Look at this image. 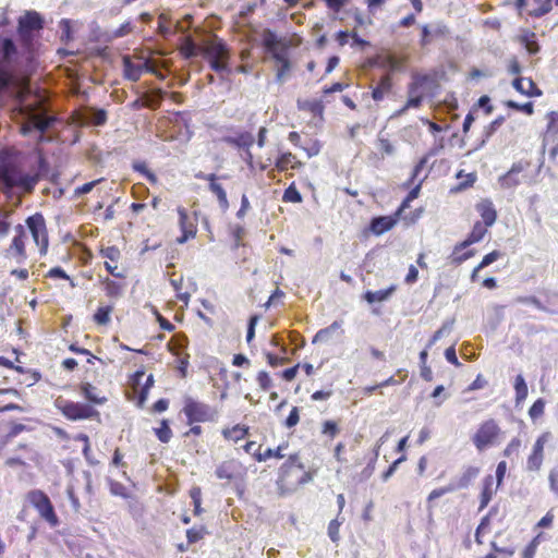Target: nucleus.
<instances>
[{"label": "nucleus", "mask_w": 558, "mask_h": 558, "mask_svg": "<svg viewBox=\"0 0 558 558\" xmlns=\"http://www.w3.org/2000/svg\"><path fill=\"white\" fill-rule=\"evenodd\" d=\"M313 477L314 473L306 469L300 452H294L279 466L276 484L281 495H288L310 483Z\"/></svg>", "instance_id": "1"}, {"label": "nucleus", "mask_w": 558, "mask_h": 558, "mask_svg": "<svg viewBox=\"0 0 558 558\" xmlns=\"http://www.w3.org/2000/svg\"><path fill=\"white\" fill-rule=\"evenodd\" d=\"M260 38L264 50L276 62L275 80L277 83L282 84L292 70V62L288 53L292 46V40L287 37H278L270 28L263 29Z\"/></svg>", "instance_id": "2"}, {"label": "nucleus", "mask_w": 558, "mask_h": 558, "mask_svg": "<svg viewBox=\"0 0 558 558\" xmlns=\"http://www.w3.org/2000/svg\"><path fill=\"white\" fill-rule=\"evenodd\" d=\"M248 475V468L235 457H228L215 469V476L225 485H234L242 495Z\"/></svg>", "instance_id": "3"}, {"label": "nucleus", "mask_w": 558, "mask_h": 558, "mask_svg": "<svg viewBox=\"0 0 558 558\" xmlns=\"http://www.w3.org/2000/svg\"><path fill=\"white\" fill-rule=\"evenodd\" d=\"M3 155L4 153L0 155V182L9 189L21 187L26 192H32L38 177L22 173L17 166Z\"/></svg>", "instance_id": "4"}, {"label": "nucleus", "mask_w": 558, "mask_h": 558, "mask_svg": "<svg viewBox=\"0 0 558 558\" xmlns=\"http://www.w3.org/2000/svg\"><path fill=\"white\" fill-rule=\"evenodd\" d=\"M502 437L504 430L495 418H487L478 424L471 439L476 450L482 452L499 445Z\"/></svg>", "instance_id": "5"}, {"label": "nucleus", "mask_w": 558, "mask_h": 558, "mask_svg": "<svg viewBox=\"0 0 558 558\" xmlns=\"http://www.w3.org/2000/svg\"><path fill=\"white\" fill-rule=\"evenodd\" d=\"M210 64L211 70L217 73L229 71L228 61L230 51L222 39L214 37L202 45L201 53Z\"/></svg>", "instance_id": "6"}, {"label": "nucleus", "mask_w": 558, "mask_h": 558, "mask_svg": "<svg viewBox=\"0 0 558 558\" xmlns=\"http://www.w3.org/2000/svg\"><path fill=\"white\" fill-rule=\"evenodd\" d=\"M54 407L69 421L100 420V413L92 404L58 397Z\"/></svg>", "instance_id": "7"}, {"label": "nucleus", "mask_w": 558, "mask_h": 558, "mask_svg": "<svg viewBox=\"0 0 558 558\" xmlns=\"http://www.w3.org/2000/svg\"><path fill=\"white\" fill-rule=\"evenodd\" d=\"M26 498L38 512L39 518L47 522L51 527H56L60 524L54 507L45 492L40 489H33L27 493Z\"/></svg>", "instance_id": "8"}, {"label": "nucleus", "mask_w": 558, "mask_h": 558, "mask_svg": "<svg viewBox=\"0 0 558 558\" xmlns=\"http://www.w3.org/2000/svg\"><path fill=\"white\" fill-rule=\"evenodd\" d=\"M182 411L190 425L194 423L214 422L218 415L216 409L193 398H185Z\"/></svg>", "instance_id": "9"}, {"label": "nucleus", "mask_w": 558, "mask_h": 558, "mask_svg": "<svg viewBox=\"0 0 558 558\" xmlns=\"http://www.w3.org/2000/svg\"><path fill=\"white\" fill-rule=\"evenodd\" d=\"M25 223L35 244L38 246L39 254L46 255L49 246V236L44 216L40 213H36L29 216Z\"/></svg>", "instance_id": "10"}, {"label": "nucleus", "mask_w": 558, "mask_h": 558, "mask_svg": "<svg viewBox=\"0 0 558 558\" xmlns=\"http://www.w3.org/2000/svg\"><path fill=\"white\" fill-rule=\"evenodd\" d=\"M433 82L434 78L429 74H413L407 88L409 106L422 107L426 96V89Z\"/></svg>", "instance_id": "11"}, {"label": "nucleus", "mask_w": 558, "mask_h": 558, "mask_svg": "<svg viewBox=\"0 0 558 558\" xmlns=\"http://www.w3.org/2000/svg\"><path fill=\"white\" fill-rule=\"evenodd\" d=\"M14 236L7 250V256L13 258L17 264H22L27 259L26 241L27 232L23 225L14 227Z\"/></svg>", "instance_id": "12"}, {"label": "nucleus", "mask_w": 558, "mask_h": 558, "mask_svg": "<svg viewBox=\"0 0 558 558\" xmlns=\"http://www.w3.org/2000/svg\"><path fill=\"white\" fill-rule=\"evenodd\" d=\"M99 255L105 259L104 266L112 277L125 279L126 275L124 269H119L118 266L122 258L121 251L118 246H101L99 248Z\"/></svg>", "instance_id": "13"}, {"label": "nucleus", "mask_w": 558, "mask_h": 558, "mask_svg": "<svg viewBox=\"0 0 558 558\" xmlns=\"http://www.w3.org/2000/svg\"><path fill=\"white\" fill-rule=\"evenodd\" d=\"M553 435L550 432L542 433L535 440L531 453L526 459V470L531 472H537L541 470L544 461V449L545 445L551 439Z\"/></svg>", "instance_id": "14"}, {"label": "nucleus", "mask_w": 558, "mask_h": 558, "mask_svg": "<svg viewBox=\"0 0 558 558\" xmlns=\"http://www.w3.org/2000/svg\"><path fill=\"white\" fill-rule=\"evenodd\" d=\"M359 447V441L354 440L353 444L348 446L343 441L337 442L333 449V458L343 468L349 469L350 466H357L362 463V459L359 454L349 456V452H355V449Z\"/></svg>", "instance_id": "15"}, {"label": "nucleus", "mask_w": 558, "mask_h": 558, "mask_svg": "<svg viewBox=\"0 0 558 558\" xmlns=\"http://www.w3.org/2000/svg\"><path fill=\"white\" fill-rule=\"evenodd\" d=\"M122 63L124 77L131 82H137L143 72H154L148 60L143 61L138 58L137 61H134L132 57L123 56Z\"/></svg>", "instance_id": "16"}, {"label": "nucleus", "mask_w": 558, "mask_h": 558, "mask_svg": "<svg viewBox=\"0 0 558 558\" xmlns=\"http://www.w3.org/2000/svg\"><path fill=\"white\" fill-rule=\"evenodd\" d=\"M179 226L182 234L177 239L179 244H183L194 239L197 233L196 219L191 217L184 207H178Z\"/></svg>", "instance_id": "17"}, {"label": "nucleus", "mask_w": 558, "mask_h": 558, "mask_svg": "<svg viewBox=\"0 0 558 558\" xmlns=\"http://www.w3.org/2000/svg\"><path fill=\"white\" fill-rule=\"evenodd\" d=\"M34 108L29 106H25L23 108V111L27 114L28 121L26 124L22 128V133L26 134L32 129H36L40 131L41 133L46 132L48 128L51 125L52 119L46 117L43 113H35Z\"/></svg>", "instance_id": "18"}, {"label": "nucleus", "mask_w": 558, "mask_h": 558, "mask_svg": "<svg viewBox=\"0 0 558 558\" xmlns=\"http://www.w3.org/2000/svg\"><path fill=\"white\" fill-rule=\"evenodd\" d=\"M500 486H496L495 477L492 474L486 475L481 485L478 511H483L492 501Z\"/></svg>", "instance_id": "19"}, {"label": "nucleus", "mask_w": 558, "mask_h": 558, "mask_svg": "<svg viewBox=\"0 0 558 558\" xmlns=\"http://www.w3.org/2000/svg\"><path fill=\"white\" fill-rule=\"evenodd\" d=\"M250 434V426L245 424H234L231 426H225L221 429V436L223 440L231 444H238L245 439Z\"/></svg>", "instance_id": "20"}, {"label": "nucleus", "mask_w": 558, "mask_h": 558, "mask_svg": "<svg viewBox=\"0 0 558 558\" xmlns=\"http://www.w3.org/2000/svg\"><path fill=\"white\" fill-rule=\"evenodd\" d=\"M196 178L207 180L209 182V190L214 193L217 198L220 207L226 210L229 207V201L227 197V193L222 185L217 182V175L215 173L210 174H196Z\"/></svg>", "instance_id": "21"}, {"label": "nucleus", "mask_w": 558, "mask_h": 558, "mask_svg": "<svg viewBox=\"0 0 558 558\" xmlns=\"http://www.w3.org/2000/svg\"><path fill=\"white\" fill-rule=\"evenodd\" d=\"M393 88V81L391 73H386L380 76L376 86L372 89V98L374 101L379 102L388 96Z\"/></svg>", "instance_id": "22"}, {"label": "nucleus", "mask_w": 558, "mask_h": 558, "mask_svg": "<svg viewBox=\"0 0 558 558\" xmlns=\"http://www.w3.org/2000/svg\"><path fill=\"white\" fill-rule=\"evenodd\" d=\"M44 27V20L36 11H28L19 19L17 28L28 32H39Z\"/></svg>", "instance_id": "23"}, {"label": "nucleus", "mask_w": 558, "mask_h": 558, "mask_svg": "<svg viewBox=\"0 0 558 558\" xmlns=\"http://www.w3.org/2000/svg\"><path fill=\"white\" fill-rule=\"evenodd\" d=\"M476 211L482 218V223L492 227L497 220V210L490 199H482L475 206Z\"/></svg>", "instance_id": "24"}, {"label": "nucleus", "mask_w": 558, "mask_h": 558, "mask_svg": "<svg viewBox=\"0 0 558 558\" xmlns=\"http://www.w3.org/2000/svg\"><path fill=\"white\" fill-rule=\"evenodd\" d=\"M398 218L393 215L391 216H379L375 217L371 221L369 229L376 234L380 235L389 230H391L398 222Z\"/></svg>", "instance_id": "25"}, {"label": "nucleus", "mask_w": 558, "mask_h": 558, "mask_svg": "<svg viewBox=\"0 0 558 558\" xmlns=\"http://www.w3.org/2000/svg\"><path fill=\"white\" fill-rule=\"evenodd\" d=\"M275 167L278 171L284 172L289 169L294 170L302 168L303 162L299 160L296 155L292 154L291 151H284L277 157Z\"/></svg>", "instance_id": "26"}, {"label": "nucleus", "mask_w": 558, "mask_h": 558, "mask_svg": "<svg viewBox=\"0 0 558 558\" xmlns=\"http://www.w3.org/2000/svg\"><path fill=\"white\" fill-rule=\"evenodd\" d=\"M525 169L522 162H515L510 170L500 177L499 182L504 189H512L520 184L519 174Z\"/></svg>", "instance_id": "27"}, {"label": "nucleus", "mask_w": 558, "mask_h": 558, "mask_svg": "<svg viewBox=\"0 0 558 558\" xmlns=\"http://www.w3.org/2000/svg\"><path fill=\"white\" fill-rule=\"evenodd\" d=\"M512 86L517 92L529 97L542 95V90L531 78L517 77L513 80Z\"/></svg>", "instance_id": "28"}, {"label": "nucleus", "mask_w": 558, "mask_h": 558, "mask_svg": "<svg viewBox=\"0 0 558 558\" xmlns=\"http://www.w3.org/2000/svg\"><path fill=\"white\" fill-rule=\"evenodd\" d=\"M488 228L489 227L483 225L481 221H476L466 239L459 243V247H469L472 244L481 242L487 234Z\"/></svg>", "instance_id": "29"}, {"label": "nucleus", "mask_w": 558, "mask_h": 558, "mask_svg": "<svg viewBox=\"0 0 558 558\" xmlns=\"http://www.w3.org/2000/svg\"><path fill=\"white\" fill-rule=\"evenodd\" d=\"M80 392L89 402L88 404L101 405L107 402V397L100 396L98 389L90 383L80 384Z\"/></svg>", "instance_id": "30"}, {"label": "nucleus", "mask_w": 558, "mask_h": 558, "mask_svg": "<svg viewBox=\"0 0 558 558\" xmlns=\"http://www.w3.org/2000/svg\"><path fill=\"white\" fill-rule=\"evenodd\" d=\"M379 447L380 446L378 445L373 453L363 457V460L366 461V464L363 470L356 474V480L359 482H365L374 474L379 454Z\"/></svg>", "instance_id": "31"}, {"label": "nucleus", "mask_w": 558, "mask_h": 558, "mask_svg": "<svg viewBox=\"0 0 558 558\" xmlns=\"http://www.w3.org/2000/svg\"><path fill=\"white\" fill-rule=\"evenodd\" d=\"M298 108L299 110L308 112L319 119H323L324 117L325 106L320 99L298 100Z\"/></svg>", "instance_id": "32"}, {"label": "nucleus", "mask_w": 558, "mask_h": 558, "mask_svg": "<svg viewBox=\"0 0 558 558\" xmlns=\"http://www.w3.org/2000/svg\"><path fill=\"white\" fill-rule=\"evenodd\" d=\"M288 441H283L279 444L276 448H267L266 450L254 454V461L256 462H266L269 459H283L286 454L283 451L288 448Z\"/></svg>", "instance_id": "33"}, {"label": "nucleus", "mask_w": 558, "mask_h": 558, "mask_svg": "<svg viewBox=\"0 0 558 558\" xmlns=\"http://www.w3.org/2000/svg\"><path fill=\"white\" fill-rule=\"evenodd\" d=\"M9 425V430L4 435L0 436V453L16 436L27 429L26 425L14 421H11Z\"/></svg>", "instance_id": "34"}, {"label": "nucleus", "mask_w": 558, "mask_h": 558, "mask_svg": "<svg viewBox=\"0 0 558 558\" xmlns=\"http://www.w3.org/2000/svg\"><path fill=\"white\" fill-rule=\"evenodd\" d=\"M407 63V57L396 56L393 53L383 54L380 69H387L390 72L402 71Z\"/></svg>", "instance_id": "35"}, {"label": "nucleus", "mask_w": 558, "mask_h": 558, "mask_svg": "<svg viewBox=\"0 0 558 558\" xmlns=\"http://www.w3.org/2000/svg\"><path fill=\"white\" fill-rule=\"evenodd\" d=\"M223 141L234 147L250 148L254 144V136L247 131L239 132L235 136H227Z\"/></svg>", "instance_id": "36"}, {"label": "nucleus", "mask_w": 558, "mask_h": 558, "mask_svg": "<svg viewBox=\"0 0 558 558\" xmlns=\"http://www.w3.org/2000/svg\"><path fill=\"white\" fill-rule=\"evenodd\" d=\"M466 247H459V243L454 245L450 260L452 265L459 266L465 260L472 258L475 255V250H466Z\"/></svg>", "instance_id": "37"}, {"label": "nucleus", "mask_w": 558, "mask_h": 558, "mask_svg": "<svg viewBox=\"0 0 558 558\" xmlns=\"http://www.w3.org/2000/svg\"><path fill=\"white\" fill-rule=\"evenodd\" d=\"M100 282L104 287V290H105V293L107 296L117 298L122 294V291L124 288L123 283L112 280L108 277L101 279Z\"/></svg>", "instance_id": "38"}, {"label": "nucleus", "mask_w": 558, "mask_h": 558, "mask_svg": "<svg viewBox=\"0 0 558 558\" xmlns=\"http://www.w3.org/2000/svg\"><path fill=\"white\" fill-rule=\"evenodd\" d=\"M396 290V286H390L389 288L385 290H378V291H366L364 294V299L369 303L373 304L375 302H383L387 300Z\"/></svg>", "instance_id": "39"}, {"label": "nucleus", "mask_w": 558, "mask_h": 558, "mask_svg": "<svg viewBox=\"0 0 558 558\" xmlns=\"http://www.w3.org/2000/svg\"><path fill=\"white\" fill-rule=\"evenodd\" d=\"M1 52L3 63H11L17 53V47L11 38L1 39Z\"/></svg>", "instance_id": "40"}, {"label": "nucleus", "mask_w": 558, "mask_h": 558, "mask_svg": "<svg viewBox=\"0 0 558 558\" xmlns=\"http://www.w3.org/2000/svg\"><path fill=\"white\" fill-rule=\"evenodd\" d=\"M113 312V306L106 305L99 306L95 314L93 315V320L98 326H106L110 323L111 313Z\"/></svg>", "instance_id": "41"}, {"label": "nucleus", "mask_w": 558, "mask_h": 558, "mask_svg": "<svg viewBox=\"0 0 558 558\" xmlns=\"http://www.w3.org/2000/svg\"><path fill=\"white\" fill-rule=\"evenodd\" d=\"M520 41L522 45H524L529 53L535 54L539 51L536 34L534 32L527 31L523 33L520 37Z\"/></svg>", "instance_id": "42"}, {"label": "nucleus", "mask_w": 558, "mask_h": 558, "mask_svg": "<svg viewBox=\"0 0 558 558\" xmlns=\"http://www.w3.org/2000/svg\"><path fill=\"white\" fill-rule=\"evenodd\" d=\"M17 36L23 50L32 54L34 50L35 33L17 28Z\"/></svg>", "instance_id": "43"}, {"label": "nucleus", "mask_w": 558, "mask_h": 558, "mask_svg": "<svg viewBox=\"0 0 558 558\" xmlns=\"http://www.w3.org/2000/svg\"><path fill=\"white\" fill-rule=\"evenodd\" d=\"M180 53L185 59H191L193 57H196L197 54L202 53V45H196L192 38L187 37L185 38L184 43L182 44L180 48Z\"/></svg>", "instance_id": "44"}, {"label": "nucleus", "mask_w": 558, "mask_h": 558, "mask_svg": "<svg viewBox=\"0 0 558 558\" xmlns=\"http://www.w3.org/2000/svg\"><path fill=\"white\" fill-rule=\"evenodd\" d=\"M320 433L328 439H335L340 433L339 423L335 420H326L320 425Z\"/></svg>", "instance_id": "45"}, {"label": "nucleus", "mask_w": 558, "mask_h": 558, "mask_svg": "<svg viewBox=\"0 0 558 558\" xmlns=\"http://www.w3.org/2000/svg\"><path fill=\"white\" fill-rule=\"evenodd\" d=\"M457 179L461 180V181L458 183V185L456 187L452 189V191L461 192V191H464V190L473 186V184L476 181V174L473 172L464 174L463 170H460L457 173Z\"/></svg>", "instance_id": "46"}, {"label": "nucleus", "mask_w": 558, "mask_h": 558, "mask_svg": "<svg viewBox=\"0 0 558 558\" xmlns=\"http://www.w3.org/2000/svg\"><path fill=\"white\" fill-rule=\"evenodd\" d=\"M514 391L517 403L522 402L523 400L526 399L529 389L522 375H518L514 379Z\"/></svg>", "instance_id": "47"}, {"label": "nucleus", "mask_w": 558, "mask_h": 558, "mask_svg": "<svg viewBox=\"0 0 558 558\" xmlns=\"http://www.w3.org/2000/svg\"><path fill=\"white\" fill-rule=\"evenodd\" d=\"M208 534L205 525L193 526L186 531L187 544H194L199 542Z\"/></svg>", "instance_id": "48"}, {"label": "nucleus", "mask_w": 558, "mask_h": 558, "mask_svg": "<svg viewBox=\"0 0 558 558\" xmlns=\"http://www.w3.org/2000/svg\"><path fill=\"white\" fill-rule=\"evenodd\" d=\"M133 170L145 177L150 184L156 185L158 183L157 175L148 169L146 162L137 161L133 163Z\"/></svg>", "instance_id": "49"}, {"label": "nucleus", "mask_w": 558, "mask_h": 558, "mask_svg": "<svg viewBox=\"0 0 558 558\" xmlns=\"http://www.w3.org/2000/svg\"><path fill=\"white\" fill-rule=\"evenodd\" d=\"M478 473L480 470L476 466L466 468L458 481V487H468L471 484V482L478 475Z\"/></svg>", "instance_id": "50"}, {"label": "nucleus", "mask_w": 558, "mask_h": 558, "mask_svg": "<svg viewBox=\"0 0 558 558\" xmlns=\"http://www.w3.org/2000/svg\"><path fill=\"white\" fill-rule=\"evenodd\" d=\"M376 145L381 155V158H385L386 156H391L396 151L393 144L387 137L378 136Z\"/></svg>", "instance_id": "51"}, {"label": "nucleus", "mask_w": 558, "mask_h": 558, "mask_svg": "<svg viewBox=\"0 0 558 558\" xmlns=\"http://www.w3.org/2000/svg\"><path fill=\"white\" fill-rule=\"evenodd\" d=\"M303 197L294 183H291L283 192L282 202L284 203H302Z\"/></svg>", "instance_id": "52"}, {"label": "nucleus", "mask_w": 558, "mask_h": 558, "mask_svg": "<svg viewBox=\"0 0 558 558\" xmlns=\"http://www.w3.org/2000/svg\"><path fill=\"white\" fill-rule=\"evenodd\" d=\"M190 497L192 499V502H193V506H194V514L195 515H201L203 513V508H202V489L199 486H193L191 489H190Z\"/></svg>", "instance_id": "53"}, {"label": "nucleus", "mask_w": 558, "mask_h": 558, "mask_svg": "<svg viewBox=\"0 0 558 558\" xmlns=\"http://www.w3.org/2000/svg\"><path fill=\"white\" fill-rule=\"evenodd\" d=\"M507 108L513 109L515 111L523 112L527 116H532L534 113V105L532 101H527L524 104H519L514 100H507L505 102Z\"/></svg>", "instance_id": "54"}, {"label": "nucleus", "mask_w": 558, "mask_h": 558, "mask_svg": "<svg viewBox=\"0 0 558 558\" xmlns=\"http://www.w3.org/2000/svg\"><path fill=\"white\" fill-rule=\"evenodd\" d=\"M168 348L170 350V352H172V354L174 355H178V369L181 372V377H185L186 376V369H187V366H189V357L190 355L187 353H185L184 355H180L179 351H177L173 347H172V343L169 342L168 343Z\"/></svg>", "instance_id": "55"}, {"label": "nucleus", "mask_w": 558, "mask_h": 558, "mask_svg": "<svg viewBox=\"0 0 558 558\" xmlns=\"http://www.w3.org/2000/svg\"><path fill=\"white\" fill-rule=\"evenodd\" d=\"M155 435L161 442H169L172 437V430L167 420H162L160 426L155 428Z\"/></svg>", "instance_id": "56"}, {"label": "nucleus", "mask_w": 558, "mask_h": 558, "mask_svg": "<svg viewBox=\"0 0 558 558\" xmlns=\"http://www.w3.org/2000/svg\"><path fill=\"white\" fill-rule=\"evenodd\" d=\"M340 328H341V322H338V320L333 322L328 327L318 330L317 333L313 338V342L315 343L318 341H326L332 331L340 329Z\"/></svg>", "instance_id": "57"}, {"label": "nucleus", "mask_w": 558, "mask_h": 558, "mask_svg": "<svg viewBox=\"0 0 558 558\" xmlns=\"http://www.w3.org/2000/svg\"><path fill=\"white\" fill-rule=\"evenodd\" d=\"M153 385H154V376L150 374V375L147 376L145 384L137 391V393H138V398H137L138 399L137 400L138 407H143L144 403L146 402L149 389L153 387Z\"/></svg>", "instance_id": "58"}, {"label": "nucleus", "mask_w": 558, "mask_h": 558, "mask_svg": "<svg viewBox=\"0 0 558 558\" xmlns=\"http://www.w3.org/2000/svg\"><path fill=\"white\" fill-rule=\"evenodd\" d=\"M489 526H490V519L488 515H485L482 518L478 526L476 527V531H475V542L477 544H483V539H482V536L485 534V533H488L489 532Z\"/></svg>", "instance_id": "59"}, {"label": "nucleus", "mask_w": 558, "mask_h": 558, "mask_svg": "<svg viewBox=\"0 0 558 558\" xmlns=\"http://www.w3.org/2000/svg\"><path fill=\"white\" fill-rule=\"evenodd\" d=\"M547 126L546 132L550 135H557L558 134V112L557 111H550L547 113Z\"/></svg>", "instance_id": "60"}, {"label": "nucleus", "mask_w": 558, "mask_h": 558, "mask_svg": "<svg viewBox=\"0 0 558 558\" xmlns=\"http://www.w3.org/2000/svg\"><path fill=\"white\" fill-rule=\"evenodd\" d=\"M545 411V401L539 398L531 405L529 410V415L532 420H536L544 414Z\"/></svg>", "instance_id": "61"}, {"label": "nucleus", "mask_w": 558, "mask_h": 558, "mask_svg": "<svg viewBox=\"0 0 558 558\" xmlns=\"http://www.w3.org/2000/svg\"><path fill=\"white\" fill-rule=\"evenodd\" d=\"M256 380L263 391H268L272 387V380L266 371L258 372Z\"/></svg>", "instance_id": "62"}, {"label": "nucleus", "mask_w": 558, "mask_h": 558, "mask_svg": "<svg viewBox=\"0 0 558 558\" xmlns=\"http://www.w3.org/2000/svg\"><path fill=\"white\" fill-rule=\"evenodd\" d=\"M520 448L521 439L519 437H513L504 449L502 456L509 458L512 454L518 453Z\"/></svg>", "instance_id": "63"}, {"label": "nucleus", "mask_w": 558, "mask_h": 558, "mask_svg": "<svg viewBox=\"0 0 558 558\" xmlns=\"http://www.w3.org/2000/svg\"><path fill=\"white\" fill-rule=\"evenodd\" d=\"M539 538H541V534H538L537 536H535L527 545L526 547L523 549L522 551V558H534L535 556V553H536V549L539 545Z\"/></svg>", "instance_id": "64"}]
</instances>
